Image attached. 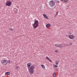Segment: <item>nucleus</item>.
<instances>
[{
	"mask_svg": "<svg viewBox=\"0 0 77 77\" xmlns=\"http://www.w3.org/2000/svg\"><path fill=\"white\" fill-rule=\"evenodd\" d=\"M60 48H62V47H65V44H61V45H60Z\"/></svg>",
	"mask_w": 77,
	"mask_h": 77,
	"instance_id": "nucleus-6",
	"label": "nucleus"
},
{
	"mask_svg": "<svg viewBox=\"0 0 77 77\" xmlns=\"http://www.w3.org/2000/svg\"><path fill=\"white\" fill-rule=\"evenodd\" d=\"M6 5L8 6H10L11 5V2L9 1H7L6 3Z\"/></svg>",
	"mask_w": 77,
	"mask_h": 77,
	"instance_id": "nucleus-5",
	"label": "nucleus"
},
{
	"mask_svg": "<svg viewBox=\"0 0 77 77\" xmlns=\"http://www.w3.org/2000/svg\"><path fill=\"white\" fill-rule=\"evenodd\" d=\"M58 66L56 65H55L54 66H53V67H54V68H57Z\"/></svg>",
	"mask_w": 77,
	"mask_h": 77,
	"instance_id": "nucleus-16",
	"label": "nucleus"
},
{
	"mask_svg": "<svg viewBox=\"0 0 77 77\" xmlns=\"http://www.w3.org/2000/svg\"><path fill=\"white\" fill-rule=\"evenodd\" d=\"M46 59H47V60H48V61H49V62H52L51 60H50V59L49 58H48V57H46Z\"/></svg>",
	"mask_w": 77,
	"mask_h": 77,
	"instance_id": "nucleus-9",
	"label": "nucleus"
},
{
	"mask_svg": "<svg viewBox=\"0 0 77 77\" xmlns=\"http://www.w3.org/2000/svg\"><path fill=\"white\" fill-rule=\"evenodd\" d=\"M34 69H35V67L33 66H32L29 67L30 71L31 74H33Z\"/></svg>",
	"mask_w": 77,
	"mask_h": 77,
	"instance_id": "nucleus-2",
	"label": "nucleus"
},
{
	"mask_svg": "<svg viewBox=\"0 0 77 77\" xmlns=\"http://www.w3.org/2000/svg\"><path fill=\"white\" fill-rule=\"evenodd\" d=\"M15 10H16V11H17V9L15 8V9L14 10V11H15Z\"/></svg>",
	"mask_w": 77,
	"mask_h": 77,
	"instance_id": "nucleus-26",
	"label": "nucleus"
},
{
	"mask_svg": "<svg viewBox=\"0 0 77 77\" xmlns=\"http://www.w3.org/2000/svg\"><path fill=\"white\" fill-rule=\"evenodd\" d=\"M56 73H54L53 74V76L54 77H56Z\"/></svg>",
	"mask_w": 77,
	"mask_h": 77,
	"instance_id": "nucleus-17",
	"label": "nucleus"
},
{
	"mask_svg": "<svg viewBox=\"0 0 77 77\" xmlns=\"http://www.w3.org/2000/svg\"><path fill=\"white\" fill-rule=\"evenodd\" d=\"M65 2H68L69 0H64Z\"/></svg>",
	"mask_w": 77,
	"mask_h": 77,
	"instance_id": "nucleus-20",
	"label": "nucleus"
},
{
	"mask_svg": "<svg viewBox=\"0 0 77 77\" xmlns=\"http://www.w3.org/2000/svg\"><path fill=\"white\" fill-rule=\"evenodd\" d=\"M49 5H50V6L52 7V6L55 5V2L53 0L50 1L49 2Z\"/></svg>",
	"mask_w": 77,
	"mask_h": 77,
	"instance_id": "nucleus-3",
	"label": "nucleus"
},
{
	"mask_svg": "<svg viewBox=\"0 0 77 77\" xmlns=\"http://www.w3.org/2000/svg\"><path fill=\"white\" fill-rule=\"evenodd\" d=\"M51 26V25L50 23H48L46 25V27H50Z\"/></svg>",
	"mask_w": 77,
	"mask_h": 77,
	"instance_id": "nucleus-10",
	"label": "nucleus"
},
{
	"mask_svg": "<svg viewBox=\"0 0 77 77\" xmlns=\"http://www.w3.org/2000/svg\"><path fill=\"white\" fill-rule=\"evenodd\" d=\"M10 30L11 31H13V30H14V29H13L12 28H11L10 29Z\"/></svg>",
	"mask_w": 77,
	"mask_h": 77,
	"instance_id": "nucleus-21",
	"label": "nucleus"
},
{
	"mask_svg": "<svg viewBox=\"0 0 77 77\" xmlns=\"http://www.w3.org/2000/svg\"><path fill=\"white\" fill-rule=\"evenodd\" d=\"M61 1H63V0H61Z\"/></svg>",
	"mask_w": 77,
	"mask_h": 77,
	"instance_id": "nucleus-29",
	"label": "nucleus"
},
{
	"mask_svg": "<svg viewBox=\"0 0 77 77\" xmlns=\"http://www.w3.org/2000/svg\"><path fill=\"white\" fill-rule=\"evenodd\" d=\"M8 62L9 63L11 62V61L9 60H8Z\"/></svg>",
	"mask_w": 77,
	"mask_h": 77,
	"instance_id": "nucleus-22",
	"label": "nucleus"
},
{
	"mask_svg": "<svg viewBox=\"0 0 77 77\" xmlns=\"http://www.w3.org/2000/svg\"><path fill=\"white\" fill-rule=\"evenodd\" d=\"M43 15L45 18H46V19H48V17H47V16L45 14H43Z\"/></svg>",
	"mask_w": 77,
	"mask_h": 77,
	"instance_id": "nucleus-8",
	"label": "nucleus"
},
{
	"mask_svg": "<svg viewBox=\"0 0 77 77\" xmlns=\"http://www.w3.org/2000/svg\"><path fill=\"white\" fill-rule=\"evenodd\" d=\"M58 12H56V15H58Z\"/></svg>",
	"mask_w": 77,
	"mask_h": 77,
	"instance_id": "nucleus-24",
	"label": "nucleus"
},
{
	"mask_svg": "<svg viewBox=\"0 0 77 77\" xmlns=\"http://www.w3.org/2000/svg\"><path fill=\"white\" fill-rule=\"evenodd\" d=\"M6 75H10V72H7L5 73Z\"/></svg>",
	"mask_w": 77,
	"mask_h": 77,
	"instance_id": "nucleus-13",
	"label": "nucleus"
},
{
	"mask_svg": "<svg viewBox=\"0 0 77 77\" xmlns=\"http://www.w3.org/2000/svg\"><path fill=\"white\" fill-rule=\"evenodd\" d=\"M30 74H31V73H30Z\"/></svg>",
	"mask_w": 77,
	"mask_h": 77,
	"instance_id": "nucleus-30",
	"label": "nucleus"
},
{
	"mask_svg": "<svg viewBox=\"0 0 77 77\" xmlns=\"http://www.w3.org/2000/svg\"><path fill=\"white\" fill-rule=\"evenodd\" d=\"M57 3H60L59 2V1H57Z\"/></svg>",
	"mask_w": 77,
	"mask_h": 77,
	"instance_id": "nucleus-23",
	"label": "nucleus"
},
{
	"mask_svg": "<svg viewBox=\"0 0 77 77\" xmlns=\"http://www.w3.org/2000/svg\"><path fill=\"white\" fill-rule=\"evenodd\" d=\"M68 34H69V35H71V32H68Z\"/></svg>",
	"mask_w": 77,
	"mask_h": 77,
	"instance_id": "nucleus-19",
	"label": "nucleus"
},
{
	"mask_svg": "<svg viewBox=\"0 0 77 77\" xmlns=\"http://www.w3.org/2000/svg\"><path fill=\"white\" fill-rule=\"evenodd\" d=\"M1 63H2V65H7V63H6V60H3L1 61Z\"/></svg>",
	"mask_w": 77,
	"mask_h": 77,
	"instance_id": "nucleus-4",
	"label": "nucleus"
},
{
	"mask_svg": "<svg viewBox=\"0 0 77 77\" xmlns=\"http://www.w3.org/2000/svg\"><path fill=\"white\" fill-rule=\"evenodd\" d=\"M69 38L70 39H74V36L72 35H70L69 36Z\"/></svg>",
	"mask_w": 77,
	"mask_h": 77,
	"instance_id": "nucleus-7",
	"label": "nucleus"
},
{
	"mask_svg": "<svg viewBox=\"0 0 77 77\" xmlns=\"http://www.w3.org/2000/svg\"><path fill=\"white\" fill-rule=\"evenodd\" d=\"M70 45H72V43H70Z\"/></svg>",
	"mask_w": 77,
	"mask_h": 77,
	"instance_id": "nucleus-28",
	"label": "nucleus"
},
{
	"mask_svg": "<svg viewBox=\"0 0 77 77\" xmlns=\"http://www.w3.org/2000/svg\"><path fill=\"white\" fill-rule=\"evenodd\" d=\"M15 68L16 69H18L19 68V67H18V66H16Z\"/></svg>",
	"mask_w": 77,
	"mask_h": 77,
	"instance_id": "nucleus-18",
	"label": "nucleus"
},
{
	"mask_svg": "<svg viewBox=\"0 0 77 77\" xmlns=\"http://www.w3.org/2000/svg\"><path fill=\"white\" fill-rule=\"evenodd\" d=\"M59 63V61L58 60H57L55 61L56 65H58Z\"/></svg>",
	"mask_w": 77,
	"mask_h": 77,
	"instance_id": "nucleus-11",
	"label": "nucleus"
},
{
	"mask_svg": "<svg viewBox=\"0 0 77 77\" xmlns=\"http://www.w3.org/2000/svg\"><path fill=\"white\" fill-rule=\"evenodd\" d=\"M55 45L56 46V47H58L59 48H60V45L56 44Z\"/></svg>",
	"mask_w": 77,
	"mask_h": 77,
	"instance_id": "nucleus-12",
	"label": "nucleus"
},
{
	"mask_svg": "<svg viewBox=\"0 0 77 77\" xmlns=\"http://www.w3.org/2000/svg\"><path fill=\"white\" fill-rule=\"evenodd\" d=\"M33 26V29H36L39 26V22H38V20L35 19L34 20V23L32 24Z\"/></svg>",
	"mask_w": 77,
	"mask_h": 77,
	"instance_id": "nucleus-1",
	"label": "nucleus"
},
{
	"mask_svg": "<svg viewBox=\"0 0 77 77\" xmlns=\"http://www.w3.org/2000/svg\"><path fill=\"white\" fill-rule=\"evenodd\" d=\"M41 66H42V68H43V69H45V66H44V65L43 64H42Z\"/></svg>",
	"mask_w": 77,
	"mask_h": 77,
	"instance_id": "nucleus-14",
	"label": "nucleus"
},
{
	"mask_svg": "<svg viewBox=\"0 0 77 77\" xmlns=\"http://www.w3.org/2000/svg\"><path fill=\"white\" fill-rule=\"evenodd\" d=\"M55 52H57V50H56L55 51Z\"/></svg>",
	"mask_w": 77,
	"mask_h": 77,
	"instance_id": "nucleus-27",
	"label": "nucleus"
},
{
	"mask_svg": "<svg viewBox=\"0 0 77 77\" xmlns=\"http://www.w3.org/2000/svg\"><path fill=\"white\" fill-rule=\"evenodd\" d=\"M31 65H32V64H31V63H29V67L30 66H31Z\"/></svg>",
	"mask_w": 77,
	"mask_h": 77,
	"instance_id": "nucleus-25",
	"label": "nucleus"
},
{
	"mask_svg": "<svg viewBox=\"0 0 77 77\" xmlns=\"http://www.w3.org/2000/svg\"><path fill=\"white\" fill-rule=\"evenodd\" d=\"M27 66L28 67V71H29V63H28L27 64Z\"/></svg>",
	"mask_w": 77,
	"mask_h": 77,
	"instance_id": "nucleus-15",
	"label": "nucleus"
}]
</instances>
